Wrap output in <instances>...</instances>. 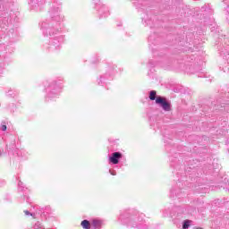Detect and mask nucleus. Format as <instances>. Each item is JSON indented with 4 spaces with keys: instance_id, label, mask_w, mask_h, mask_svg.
<instances>
[{
    "instance_id": "20e7f679",
    "label": "nucleus",
    "mask_w": 229,
    "mask_h": 229,
    "mask_svg": "<svg viewBox=\"0 0 229 229\" xmlns=\"http://www.w3.org/2000/svg\"><path fill=\"white\" fill-rule=\"evenodd\" d=\"M149 99L151 101H155V99H157V91L155 90L150 91Z\"/></svg>"
},
{
    "instance_id": "7ed1b4c3",
    "label": "nucleus",
    "mask_w": 229,
    "mask_h": 229,
    "mask_svg": "<svg viewBox=\"0 0 229 229\" xmlns=\"http://www.w3.org/2000/svg\"><path fill=\"white\" fill-rule=\"evenodd\" d=\"M81 226H82L83 229H90V222H89V220H83L81 223Z\"/></svg>"
},
{
    "instance_id": "6e6552de",
    "label": "nucleus",
    "mask_w": 229,
    "mask_h": 229,
    "mask_svg": "<svg viewBox=\"0 0 229 229\" xmlns=\"http://www.w3.org/2000/svg\"><path fill=\"white\" fill-rule=\"evenodd\" d=\"M24 213L26 214V216H30V211L26 210L24 211Z\"/></svg>"
},
{
    "instance_id": "f03ea898",
    "label": "nucleus",
    "mask_w": 229,
    "mask_h": 229,
    "mask_svg": "<svg viewBox=\"0 0 229 229\" xmlns=\"http://www.w3.org/2000/svg\"><path fill=\"white\" fill-rule=\"evenodd\" d=\"M123 158V154L120 152H114L112 154V156L109 157V161L111 164H119V159Z\"/></svg>"
},
{
    "instance_id": "0eeeda50",
    "label": "nucleus",
    "mask_w": 229,
    "mask_h": 229,
    "mask_svg": "<svg viewBox=\"0 0 229 229\" xmlns=\"http://www.w3.org/2000/svg\"><path fill=\"white\" fill-rule=\"evenodd\" d=\"M6 129H7L6 125H2V131H6Z\"/></svg>"
},
{
    "instance_id": "f257e3e1",
    "label": "nucleus",
    "mask_w": 229,
    "mask_h": 229,
    "mask_svg": "<svg viewBox=\"0 0 229 229\" xmlns=\"http://www.w3.org/2000/svg\"><path fill=\"white\" fill-rule=\"evenodd\" d=\"M157 105H160V106L165 110V112H171V103L167 102V99L163 97H157L156 98Z\"/></svg>"
},
{
    "instance_id": "423d86ee",
    "label": "nucleus",
    "mask_w": 229,
    "mask_h": 229,
    "mask_svg": "<svg viewBox=\"0 0 229 229\" xmlns=\"http://www.w3.org/2000/svg\"><path fill=\"white\" fill-rule=\"evenodd\" d=\"M191 222L189 221V220H186V221H184V224H183V225H182V228L183 229H187V228H189V226H190V224Z\"/></svg>"
},
{
    "instance_id": "39448f33",
    "label": "nucleus",
    "mask_w": 229,
    "mask_h": 229,
    "mask_svg": "<svg viewBox=\"0 0 229 229\" xmlns=\"http://www.w3.org/2000/svg\"><path fill=\"white\" fill-rule=\"evenodd\" d=\"M92 223L95 228H99L101 226V220L95 219Z\"/></svg>"
}]
</instances>
